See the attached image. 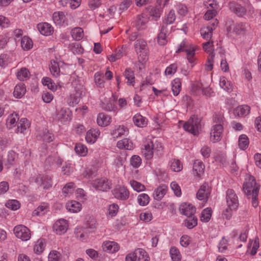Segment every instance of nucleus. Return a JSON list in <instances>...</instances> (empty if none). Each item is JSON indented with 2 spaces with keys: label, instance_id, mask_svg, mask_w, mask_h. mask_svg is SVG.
Wrapping results in <instances>:
<instances>
[{
  "label": "nucleus",
  "instance_id": "obj_1",
  "mask_svg": "<svg viewBox=\"0 0 261 261\" xmlns=\"http://www.w3.org/2000/svg\"><path fill=\"white\" fill-rule=\"evenodd\" d=\"M163 146L161 143L156 138L148 139L145 142L142 152L147 160L153 157L154 153L158 155L161 153Z\"/></svg>",
  "mask_w": 261,
  "mask_h": 261
},
{
  "label": "nucleus",
  "instance_id": "obj_2",
  "mask_svg": "<svg viewBox=\"0 0 261 261\" xmlns=\"http://www.w3.org/2000/svg\"><path fill=\"white\" fill-rule=\"evenodd\" d=\"M249 25L247 23H234L232 20H228L226 22L227 35L229 37L244 36L246 34Z\"/></svg>",
  "mask_w": 261,
  "mask_h": 261
},
{
  "label": "nucleus",
  "instance_id": "obj_3",
  "mask_svg": "<svg viewBox=\"0 0 261 261\" xmlns=\"http://www.w3.org/2000/svg\"><path fill=\"white\" fill-rule=\"evenodd\" d=\"M214 121L216 124L213 125L210 133V140L213 143L220 141L222 137L223 125L225 121L223 115H215Z\"/></svg>",
  "mask_w": 261,
  "mask_h": 261
},
{
  "label": "nucleus",
  "instance_id": "obj_4",
  "mask_svg": "<svg viewBox=\"0 0 261 261\" xmlns=\"http://www.w3.org/2000/svg\"><path fill=\"white\" fill-rule=\"evenodd\" d=\"M243 189L244 193L248 196L254 195L257 196L259 185L256 182L253 176L247 175L244 182Z\"/></svg>",
  "mask_w": 261,
  "mask_h": 261
},
{
  "label": "nucleus",
  "instance_id": "obj_5",
  "mask_svg": "<svg viewBox=\"0 0 261 261\" xmlns=\"http://www.w3.org/2000/svg\"><path fill=\"white\" fill-rule=\"evenodd\" d=\"M135 49L138 57L139 62L142 64L148 60V49L147 43L143 39H138L135 42Z\"/></svg>",
  "mask_w": 261,
  "mask_h": 261
},
{
  "label": "nucleus",
  "instance_id": "obj_6",
  "mask_svg": "<svg viewBox=\"0 0 261 261\" xmlns=\"http://www.w3.org/2000/svg\"><path fill=\"white\" fill-rule=\"evenodd\" d=\"M196 47L193 44H188L187 42L183 40L178 46L176 53L185 51L187 54V58L188 61L192 65V66L195 64L196 57L195 51Z\"/></svg>",
  "mask_w": 261,
  "mask_h": 261
},
{
  "label": "nucleus",
  "instance_id": "obj_7",
  "mask_svg": "<svg viewBox=\"0 0 261 261\" xmlns=\"http://www.w3.org/2000/svg\"><path fill=\"white\" fill-rule=\"evenodd\" d=\"M196 47L193 44H188L187 42L183 40L178 46L176 53L185 51L187 54V58L188 61L192 65V66L195 64L196 57L195 51Z\"/></svg>",
  "mask_w": 261,
  "mask_h": 261
},
{
  "label": "nucleus",
  "instance_id": "obj_8",
  "mask_svg": "<svg viewBox=\"0 0 261 261\" xmlns=\"http://www.w3.org/2000/svg\"><path fill=\"white\" fill-rule=\"evenodd\" d=\"M201 119L198 115H192L190 119L184 124V128L194 135H196L201 128Z\"/></svg>",
  "mask_w": 261,
  "mask_h": 261
},
{
  "label": "nucleus",
  "instance_id": "obj_9",
  "mask_svg": "<svg viewBox=\"0 0 261 261\" xmlns=\"http://www.w3.org/2000/svg\"><path fill=\"white\" fill-rule=\"evenodd\" d=\"M15 236L23 241H27L31 238V232L28 228L23 225H18L13 229Z\"/></svg>",
  "mask_w": 261,
  "mask_h": 261
},
{
  "label": "nucleus",
  "instance_id": "obj_10",
  "mask_svg": "<svg viewBox=\"0 0 261 261\" xmlns=\"http://www.w3.org/2000/svg\"><path fill=\"white\" fill-rule=\"evenodd\" d=\"M226 199L227 205L230 209H237L239 206L238 197L232 189H228L226 192Z\"/></svg>",
  "mask_w": 261,
  "mask_h": 261
},
{
  "label": "nucleus",
  "instance_id": "obj_11",
  "mask_svg": "<svg viewBox=\"0 0 261 261\" xmlns=\"http://www.w3.org/2000/svg\"><path fill=\"white\" fill-rule=\"evenodd\" d=\"M35 181L43 189H49L52 186L51 178L45 174H39L35 178Z\"/></svg>",
  "mask_w": 261,
  "mask_h": 261
},
{
  "label": "nucleus",
  "instance_id": "obj_12",
  "mask_svg": "<svg viewBox=\"0 0 261 261\" xmlns=\"http://www.w3.org/2000/svg\"><path fill=\"white\" fill-rule=\"evenodd\" d=\"M68 224L65 219H60L57 221L53 225L54 231L58 234L64 233L67 230Z\"/></svg>",
  "mask_w": 261,
  "mask_h": 261
},
{
  "label": "nucleus",
  "instance_id": "obj_13",
  "mask_svg": "<svg viewBox=\"0 0 261 261\" xmlns=\"http://www.w3.org/2000/svg\"><path fill=\"white\" fill-rule=\"evenodd\" d=\"M211 189L207 184L202 185L197 193V198L199 200H206L209 197Z\"/></svg>",
  "mask_w": 261,
  "mask_h": 261
},
{
  "label": "nucleus",
  "instance_id": "obj_14",
  "mask_svg": "<svg viewBox=\"0 0 261 261\" xmlns=\"http://www.w3.org/2000/svg\"><path fill=\"white\" fill-rule=\"evenodd\" d=\"M179 211L182 214L187 217L192 216L196 212V208L191 203H183L180 205Z\"/></svg>",
  "mask_w": 261,
  "mask_h": 261
},
{
  "label": "nucleus",
  "instance_id": "obj_15",
  "mask_svg": "<svg viewBox=\"0 0 261 261\" xmlns=\"http://www.w3.org/2000/svg\"><path fill=\"white\" fill-rule=\"evenodd\" d=\"M218 21L217 19H215L213 22V27H206L202 28L200 30L201 36L205 39H211L213 35V30L215 29V27L218 24Z\"/></svg>",
  "mask_w": 261,
  "mask_h": 261
},
{
  "label": "nucleus",
  "instance_id": "obj_16",
  "mask_svg": "<svg viewBox=\"0 0 261 261\" xmlns=\"http://www.w3.org/2000/svg\"><path fill=\"white\" fill-rule=\"evenodd\" d=\"M100 133L98 129L91 128L89 129L86 133L85 137L86 141L88 143H94L99 136Z\"/></svg>",
  "mask_w": 261,
  "mask_h": 261
},
{
  "label": "nucleus",
  "instance_id": "obj_17",
  "mask_svg": "<svg viewBox=\"0 0 261 261\" xmlns=\"http://www.w3.org/2000/svg\"><path fill=\"white\" fill-rule=\"evenodd\" d=\"M204 168L205 166L201 161L199 160H195L193 166V175L197 177H200L203 174Z\"/></svg>",
  "mask_w": 261,
  "mask_h": 261
},
{
  "label": "nucleus",
  "instance_id": "obj_18",
  "mask_svg": "<svg viewBox=\"0 0 261 261\" xmlns=\"http://www.w3.org/2000/svg\"><path fill=\"white\" fill-rule=\"evenodd\" d=\"M92 185L95 189L102 191H107L110 188L108 180L106 179H96L92 182Z\"/></svg>",
  "mask_w": 261,
  "mask_h": 261
},
{
  "label": "nucleus",
  "instance_id": "obj_19",
  "mask_svg": "<svg viewBox=\"0 0 261 261\" xmlns=\"http://www.w3.org/2000/svg\"><path fill=\"white\" fill-rule=\"evenodd\" d=\"M129 192L125 187H120L115 189V198L125 200L129 198Z\"/></svg>",
  "mask_w": 261,
  "mask_h": 261
},
{
  "label": "nucleus",
  "instance_id": "obj_20",
  "mask_svg": "<svg viewBox=\"0 0 261 261\" xmlns=\"http://www.w3.org/2000/svg\"><path fill=\"white\" fill-rule=\"evenodd\" d=\"M37 28L40 33L43 35H50L52 34L54 32V29L51 25L46 22L38 24Z\"/></svg>",
  "mask_w": 261,
  "mask_h": 261
},
{
  "label": "nucleus",
  "instance_id": "obj_21",
  "mask_svg": "<svg viewBox=\"0 0 261 261\" xmlns=\"http://www.w3.org/2000/svg\"><path fill=\"white\" fill-rule=\"evenodd\" d=\"M229 7L230 10L238 16H243L246 14V9L238 3H230Z\"/></svg>",
  "mask_w": 261,
  "mask_h": 261
},
{
  "label": "nucleus",
  "instance_id": "obj_22",
  "mask_svg": "<svg viewBox=\"0 0 261 261\" xmlns=\"http://www.w3.org/2000/svg\"><path fill=\"white\" fill-rule=\"evenodd\" d=\"M148 21V18L145 14L138 15L136 21V27L138 30L144 29Z\"/></svg>",
  "mask_w": 261,
  "mask_h": 261
},
{
  "label": "nucleus",
  "instance_id": "obj_23",
  "mask_svg": "<svg viewBox=\"0 0 261 261\" xmlns=\"http://www.w3.org/2000/svg\"><path fill=\"white\" fill-rule=\"evenodd\" d=\"M167 32V26L163 25L157 37L158 43L160 45H164L166 44V33Z\"/></svg>",
  "mask_w": 261,
  "mask_h": 261
},
{
  "label": "nucleus",
  "instance_id": "obj_24",
  "mask_svg": "<svg viewBox=\"0 0 261 261\" xmlns=\"http://www.w3.org/2000/svg\"><path fill=\"white\" fill-rule=\"evenodd\" d=\"M259 246V241L258 238L255 239L254 241H250L248 245L247 251L252 255L256 253L257 250Z\"/></svg>",
  "mask_w": 261,
  "mask_h": 261
},
{
  "label": "nucleus",
  "instance_id": "obj_25",
  "mask_svg": "<svg viewBox=\"0 0 261 261\" xmlns=\"http://www.w3.org/2000/svg\"><path fill=\"white\" fill-rule=\"evenodd\" d=\"M133 121L135 125L139 127H143L147 125L148 119L143 115H134Z\"/></svg>",
  "mask_w": 261,
  "mask_h": 261
},
{
  "label": "nucleus",
  "instance_id": "obj_26",
  "mask_svg": "<svg viewBox=\"0 0 261 261\" xmlns=\"http://www.w3.org/2000/svg\"><path fill=\"white\" fill-rule=\"evenodd\" d=\"M167 190V187L165 185H162L158 187L154 192L153 197L155 200H161L166 194Z\"/></svg>",
  "mask_w": 261,
  "mask_h": 261
},
{
  "label": "nucleus",
  "instance_id": "obj_27",
  "mask_svg": "<svg viewBox=\"0 0 261 261\" xmlns=\"http://www.w3.org/2000/svg\"><path fill=\"white\" fill-rule=\"evenodd\" d=\"M117 147L122 149L132 150L133 148V144L130 140L125 138L119 141L117 143Z\"/></svg>",
  "mask_w": 261,
  "mask_h": 261
},
{
  "label": "nucleus",
  "instance_id": "obj_28",
  "mask_svg": "<svg viewBox=\"0 0 261 261\" xmlns=\"http://www.w3.org/2000/svg\"><path fill=\"white\" fill-rule=\"evenodd\" d=\"M63 160L57 155L49 156L45 160V164L46 166H50L56 164L58 166L62 165Z\"/></svg>",
  "mask_w": 261,
  "mask_h": 261
},
{
  "label": "nucleus",
  "instance_id": "obj_29",
  "mask_svg": "<svg viewBox=\"0 0 261 261\" xmlns=\"http://www.w3.org/2000/svg\"><path fill=\"white\" fill-rule=\"evenodd\" d=\"M81 206V204L76 201H71L66 204V208L68 211L73 213H77L80 211Z\"/></svg>",
  "mask_w": 261,
  "mask_h": 261
},
{
  "label": "nucleus",
  "instance_id": "obj_30",
  "mask_svg": "<svg viewBox=\"0 0 261 261\" xmlns=\"http://www.w3.org/2000/svg\"><path fill=\"white\" fill-rule=\"evenodd\" d=\"M172 91L174 96L179 94L181 90V82L178 78L175 79L171 83Z\"/></svg>",
  "mask_w": 261,
  "mask_h": 261
},
{
  "label": "nucleus",
  "instance_id": "obj_31",
  "mask_svg": "<svg viewBox=\"0 0 261 261\" xmlns=\"http://www.w3.org/2000/svg\"><path fill=\"white\" fill-rule=\"evenodd\" d=\"M135 252L138 261H149V257L144 249L138 248Z\"/></svg>",
  "mask_w": 261,
  "mask_h": 261
},
{
  "label": "nucleus",
  "instance_id": "obj_32",
  "mask_svg": "<svg viewBox=\"0 0 261 261\" xmlns=\"http://www.w3.org/2000/svg\"><path fill=\"white\" fill-rule=\"evenodd\" d=\"M249 139L246 135H241L239 138L238 146L242 150L246 149L249 145Z\"/></svg>",
  "mask_w": 261,
  "mask_h": 261
},
{
  "label": "nucleus",
  "instance_id": "obj_33",
  "mask_svg": "<svg viewBox=\"0 0 261 261\" xmlns=\"http://www.w3.org/2000/svg\"><path fill=\"white\" fill-rule=\"evenodd\" d=\"M26 89L23 84L17 85L14 90V95L16 98L21 97L25 93Z\"/></svg>",
  "mask_w": 261,
  "mask_h": 261
},
{
  "label": "nucleus",
  "instance_id": "obj_34",
  "mask_svg": "<svg viewBox=\"0 0 261 261\" xmlns=\"http://www.w3.org/2000/svg\"><path fill=\"white\" fill-rule=\"evenodd\" d=\"M126 158V154L125 151L120 152L119 154L117 153L115 160V164H116L117 166L124 169L123 165L125 162Z\"/></svg>",
  "mask_w": 261,
  "mask_h": 261
},
{
  "label": "nucleus",
  "instance_id": "obj_35",
  "mask_svg": "<svg viewBox=\"0 0 261 261\" xmlns=\"http://www.w3.org/2000/svg\"><path fill=\"white\" fill-rule=\"evenodd\" d=\"M250 112V107L246 105L239 106L233 110L234 114H249Z\"/></svg>",
  "mask_w": 261,
  "mask_h": 261
},
{
  "label": "nucleus",
  "instance_id": "obj_36",
  "mask_svg": "<svg viewBox=\"0 0 261 261\" xmlns=\"http://www.w3.org/2000/svg\"><path fill=\"white\" fill-rule=\"evenodd\" d=\"M110 115H98L97 118V123L100 126H106L110 122Z\"/></svg>",
  "mask_w": 261,
  "mask_h": 261
},
{
  "label": "nucleus",
  "instance_id": "obj_37",
  "mask_svg": "<svg viewBox=\"0 0 261 261\" xmlns=\"http://www.w3.org/2000/svg\"><path fill=\"white\" fill-rule=\"evenodd\" d=\"M72 38L76 40H80L84 37V32L81 28L76 27L71 32Z\"/></svg>",
  "mask_w": 261,
  "mask_h": 261
},
{
  "label": "nucleus",
  "instance_id": "obj_38",
  "mask_svg": "<svg viewBox=\"0 0 261 261\" xmlns=\"http://www.w3.org/2000/svg\"><path fill=\"white\" fill-rule=\"evenodd\" d=\"M170 254L173 261H180L181 255L179 251L175 247H171Z\"/></svg>",
  "mask_w": 261,
  "mask_h": 261
},
{
  "label": "nucleus",
  "instance_id": "obj_39",
  "mask_svg": "<svg viewBox=\"0 0 261 261\" xmlns=\"http://www.w3.org/2000/svg\"><path fill=\"white\" fill-rule=\"evenodd\" d=\"M49 69L51 73L55 77H57L59 75L60 70L58 63L54 60L50 61V66Z\"/></svg>",
  "mask_w": 261,
  "mask_h": 261
},
{
  "label": "nucleus",
  "instance_id": "obj_40",
  "mask_svg": "<svg viewBox=\"0 0 261 261\" xmlns=\"http://www.w3.org/2000/svg\"><path fill=\"white\" fill-rule=\"evenodd\" d=\"M171 169L174 172H179L182 169V164L177 159H173L170 161Z\"/></svg>",
  "mask_w": 261,
  "mask_h": 261
},
{
  "label": "nucleus",
  "instance_id": "obj_41",
  "mask_svg": "<svg viewBox=\"0 0 261 261\" xmlns=\"http://www.w3.org/2000/svg\"><path fill=\"white\" fill-rule=\"evenodd\" d=\"M69 48L74 54H82L84 51V48L78 43H73L69 44Z\"/></svg>",
  "mask_w": 261,
  "mask_h": 261
},
{
  "label": "nucleus",
  "instance_id": "obj_42",
  "mask_svg": "<svg viewBox=\"0 0 261 261\" xmlns=\"http://www.w3.org/2000/svg\"><path fill=\"white\" fill-rule=\"evenodd\" d=\"M219 84L222 89L227 92H229L232 90V85L225 77L220 78Z\"/></svg>",
  "mask_w": 261,
  "mask_h": 261
},
{
  "label": "nucleus",
  "instance_id": "obj_43",
  "mask_svg": "<svg viewBox=\"0 0 261 261\" xmlns=\"http://www.w3.org/2000/svg\"><path fill=\"white\" fill-rule=\"evenodd\" d=\"M137 201L138 203L141 206L147 205L150 201L149 196L145 193H142L138 196Z\"/></svg>",
  "mask_w": 261,
  "mask_h": 261
},
{
  "label": "nucleus",
  "instance_id": "obj_44",
  "mask_svg": "<svg viewBox=\"0 0 261 261\" xmlns=\"http://www.w3.org/2000/svg\"><path fill=\"white\" fill-rule=\"evenodd\" d=\"M212 216V210L211 208H206L203 210L201 214L200 220L204 222H208Z\"/></svg>",
  "mask_w": 261,
  "mask_h": 261
},
{
  "label": "nucleus",
  "instance_id": "obj_45",
  "mask_svg": "<svg viewBox=\"0 0 261 261\" xmlns=\"http://www.w3.org/2000/svg\"><path fill=\"white\" fill-rule=\"evenodd\" d=\"M128 129L124 125H119L115 129V136L116 137L122 136H126L128 134Z\"/></svg>",
  "mask_w": 261,
  "mask_h": 261
},
{
  "label": "nucleus",
  "instance_id": "obj_46",
  "mask_svg": "<svg viewBox=\"0 0 261 261\" xmlns=\"http://www.w3.org/2000/svg\"><path fill=\"white\" fill-rule=\"evenodd\" d=\"M45 246V241L43 239H39L34 246V250L36 253L40 254L44 249Z\"/></svg>",
  "mask_w": 261,
  "mask_h": 261
},
{
  "label": "nucleus",
  "instance_id": "obj_47",
  "mask_svg": "<svg viewBox=\"0 0 261 261\" xmlns=\"http://www.w3.org/2000/svg\"><path fill=\"white\" fill-rule=\"evenodd\" d=\"M130 185L134 190L140 192L145 190V186L141 183L135 180H131L129 181Z\"/></svg>",
  "mask_w": 261,
  "mask_h": 261
},
{
  "label": "nucleus",
  "instance_id": "obj_48",
  "mask_svg": "<svg viewBox=\"0 0 261 261\" xmlns=\"http://www.w3.org/2000/svg\"><path fill=\"white\" fill-rule=\"evenodd\" d=\"M124 75L125 78L127 80V84L134 86L135 76L133 71L131 69L127 68L125 69Z\"/></svg>",
  "mask_w": 261,
  "mask_h": 261
},
{
  "label": "nucleus",
  "instance_id": "obj_49",
  "mask_svg": "<svg viewBox=\"0 0 261 261\" xmlns=\"http://www.w3.org/2000/svg\"><path fill=\"white\" fill-rule=\"evenodd\" d=\"M31 123L26 118H21L18 124V129L20 133H23L24 130L29 128Z\"/></svg>",
  "mask_w": 261,
  "mask_h": 261
},
{
  "label": "nucleus",
  "instance_id": "obj_50",
  "mask_svg": "<svg viewBox=\"0 0 261 261\" xmlns=\"http://www.w3.org/2000/svg\"><path fill=\"white\" fill-rule=\"evenodd\" d=\"M21 45L24 49H30L33 46V42L29 37L24 36L21 39Z\"/></svg>",
  "mask_w": 261,
  "mask_h": 261
},
{
  "label": "nucleus",
  "instance_id": "obj_51",
  "mask_svg": "<svg viewBox=\"0 0 261 261\" xmlns=\"http://www.w3.org/2000/svg\"><path fill=\"white\" fill-rule=\"evenodd\" d=\"M30 76L29 71L25 68H22L18 72L17 76L20 81L27 80Z\"/></svg>",
  "mask_w": 261,
  "mask_h": 261
},
{
  "label": "nucleus",
  "instance_id": "obj_52",
  "mask_svg": "<svg viewBox=\"0 0 261 261\" xmlns=\"http://www.w3.org/2000/svg\"><path fill=\"white\" fill-rule=\"evenodd\" d=\"M94 80L97 86L100 88L104 87V80L103 73L100 72H96L94 75Z\"/></svg>",
  "mask_w": 261,
  "mask_h": 261
},
{
  "label": "nucleus",
  "instance_id": "obj_53",
  "mask_svg": "<svg viewBox=\"0 0 261 261\" xmlns=\"http://www.w3.org/2000/svg\"><path fill=\"white\" fill-rule=\"evenodd\" d=\"M197 225V219L193 215L188 216L185 225L189 229H191Z\"/></svg>",
  "mask_w": 261,
  "mask_h": 261
},
{
  "label": "nucleus",
  "instance_id": "obj_54",
  "mask_svg": "<svg viewBox=\"0 0 261 261\" xmlns=\"http://www.w3.org/2000/svg\"><path fill=\"white\" fill-rule=\"evenodd\" d=\"M74 150L78 154L81 156L86 155L88 151L87 147L81 143L76 144Z\"/></svg>",
  "mask_w": 261,
  "mask_h": 261
},
{
  "label": "nucleus",
  "instance_id": "obj_55",
  "mask_svg": "<svg viewBox=\"0 0 261 261\" xmlns=\"http://www.w3.org/2000/svg\"><path fill=\"white\" fill-rule=\"evenodd\" d=\"M39 135L43 140L47 142L53 141L54 139V135L49 132L47 129L43 130Z\"/></svg>",
  "mask_w": 261,
  "mask_h": 261
},
{
  "label": "nucleus",
  "instance_id": "obj_56",
  "mask_svg": "<svg viewBox=\"0 0 261 261\" xmlns=\"http://www.w3.org/2000/svg\"><path fill=\"white\" fill-rule=\"evenodd\" d=\"M75 189L74 184L72 182L67 184L63 188L62 192L65 196L73 193Z\"/></svg>",
  "mask_w": 261,
  "mask_h": 261
},
{
  "label": "nucleus",
  "instance_id": "obj_57",
  "mask_svg": "<svg viewBox=\"0 0 261 261\" xmlns=\"http://www.w3.org/2000/svg\"><path fill=\"white\" fill-rule=\"evenodd\" d=\"M203 5L205 8L211 10H217L219 8L218 4L215 0H205Z\"/></svg>",
  "mask_w": 261,
  "mask_h": 261
},
{
  "label": "nucleus",
  "instance_id": "obj_58",
  "mask_svg": "<svg viewBox=\"0 0 261 261\" xmlns=\"http://www.w3.org/2000/svg\"><path fill=\"white\" fill-rule=\"evenodd\" d=\"M65 15L62 12H55L53 14V18L54 22L58 24H61L64 21Z\"/></svg>",
  "mask_w": 261,
  "mask_h": 261
},
{
  "label": "nucleus",
  "instance_id": "obj_59",
  "mask_svg": "<svg viewBox=\"0 0 261 261\" xmlns=\"http://www.w3.org/2000/svg\"><path fill=\"white\" fill-rule=\"evenodd\" d=\"M176 19V15L173 10H171L168 13L164 20V23L167 24H172Z\"/></svg>",
  "mask_w": 261,
  "mask_h": 261
},
{
  "label": "nucleus",
  "instance_id": "obj_60",
  "mask_svg": "<svg viewBox=\"0 0 261 261\" xmlns=\"http://www.w3.org/2000/svg\"><path fill=\"white\" fill-rule=\"evenodd\" d=\"M48 211V206L46 205H40L33 212V216H42Z\"/></svg>",
  "mask_w": 261,
  "mask_h": 261
},
{
  "label": "nucleus",
  "instance_id": "obj_61",
  "mask_svg": "<svg viewBox=\"0 0 261 261\" xmlns=\"http://www.w3.org/2000/svg\"><path fill=\"white\" fill-rule=\"evenodd\" d=\"M153 218L152 215L150 212L146 211L142 212L140 214L139 219L141 221L145 222H150Z\"/></svg>",
  "mask_w": 261,
  "mask_h": 261
},
{
  "label": "nucleus",
  "instance_id": "obj_62",
  "mask_svg": "<svg viewBox=\"0 0 261 261\" xmlns=\"http://www.w3.org/2000/svg\"><path fill=\"white\" fill-rule=\"evenodd\" d=\"M6 206L12 210H17L20 207V204L16 200H10L6 203Z\"/></svg>",
  "mask_w": 261,
  "mask_h": 261
},
{
  "label": "nucleus",
  "instance_id": "obj_63",
  "mask_svg": "<svg viewBox=\"0 0 261 261\" xmlns=\"http://www.w3.org/2000/svg\"><path fill=\"white\" fill-rule=\"evenodd\" d=\"M49 261H61V254L58 251L54 250L48 255Z\"/></svg>",
  "mask_w": 261,
  "mask_h": 261
},
{
  "label": "nucleus",
  "instance_id": "obj_64",
  "mask_svg": "<svg viewBox=\"0 0 261 261\" xmlns=\"http://www.w3.org/2000/svg\"><path fill=\"white\" fill-rule=\"evenodd\" d=\"M141 162V158L137 155L132 156L130 161L131 165L134 168H138L140 166Z\"/></svg>",
  "mask_w": 261,
  "mask_h": 261
}]
</instances>
